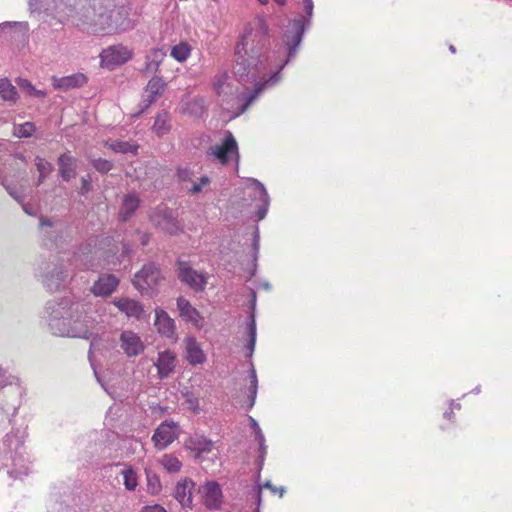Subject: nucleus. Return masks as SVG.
Listing matches in <instances>:
<instances>
[{"mask_svg": "<svg viewBox=\"0 0 512 512\" xmlns=\"http://www.w3.org/2000/svg\"><path fill=\"white\" fill-rule=\"evenodd\" d=\"M185 448L193 453V457L209 469L218 460V450L211 440L203 437H192L185 442Z\"/></svg>", "mask_w": 512, "mask_h": 512, "instance_id": "nucleus-3", "label": "nucleus"}, {"mask_svg": "<svg viewBox=\"0 0 512 512\" xmlns=\"http://www.w3.org/2000/svg\"><path fill=\"white\" fill-rule=\"evenodd\" d=\"M184 343L186 360L192 365L204 363L206 356L197 340L194 337H187Z\"/></svg>", "mask_w": 512, "mask_h": 512, "instance_id": "nucleus-14", "label": "nucleus"}, {"mask_svg": "<svg viewBox=\"0 0 512 512\" xmlns=\"http://www.w3.org/2000/svg\"><path fill=\"white\" fill-rule=\"evenodd\" d=\"M210 183V179L207 176H202L198 182H193L191 188L189 189L190 194H197L202 191L203 187L207 186Z\"/></svg>", "mask_w": 512, "mask_h": 512, "instance_id": "nucleus-37", "label": "nucleus"}, {"mask_svg": "<svg viewBox=\"0 0 512 512\" xmlns=\"http://www.w3.org/2000/svg\"><path fill=\"white\" fill-rule=\"evenodd\" d=\"M53 86L56 89L69 90L82 87L87 83V77L82 73H76L65 77H53Z\"/></svg>", "mask_w": 512, "mask_h": 512, "instance_id": "nucleus-16", "label": "nucleus"}, {"mask_svg": "<svg viewBox=\"0 0 512 512\" xmlns=\"http://www.w3.org/2000/svg\"><path fill=\"white\" fill-rule=\"evenodd\" d=\"M160 462L163 468L169 473L179 472L182 467L181 461L173 454H164Z\"/></svg>", "mask_w": 512, "mask_h": 512, "instance_id": "nucleus-31", "label": "nucleus"}, {"mask_svg": "<svg viewBox=\"0 0 512 512\" xmlns=\"http://www.w3.org/2000/svg\"><path fill=\"white\" fill-rule=\"evenodd\" d=\"M12 27V23L6 22L0 24V33L5 31L6 29H10Z\"/></svg>", "mask_w": 512, "mask_h": 512, "instance_id": "nucleus-51", "label": "nucleus"}, {"mask_svg": "<svg viewBox=\"0 0 512 512\" xmlns=\"http://www.w3.org/2000/svg\"><path fill=\"white\" fill-rule=\"evenodd\" d=\"M130 8L119 4L118 0H91L84 11L85 22L94 27L95 31L119 33L133 28L129 18Z\"/></svg>", "mask_w": 512, "mask_h": 512, "instance_id": "nucleus-2", "label": "nucleus"}, {"mask_svg": "<svg viewBox=\"0 0 512 512\" xmlns=\"http://www.w3.org/2000/svg\"><path fill=\"white\" fill-rule=\"evenodd\" d=\"M60 176L68 181L75 176L76 160L71 155L64 153L58 159Z\"/></svg>", "mask_w": 512, "mask_h": 512, "instance_id": "nucleus-23", "label": "nucleus"}, {"mask_svg": "<svg viewBox=\"0 0 512 512\" xmlns=\"http://www.w3.org/2000/svg\"><path fill=\"white\" fill-rule=\"evenodd\" d=\"M291 35H287L286 44L288 46V55L293 56L296 52V48L302 40L304 33V21L303 19H296L292 22Z\"/></svg>", "mask_w": 512, "mask_h": 512, "instance_id": "nucleus-19", "label": "nucleus"}, {"mask_svg": "<svg viewBox=\"0 0 512 512\" xmlns=\"http://www.w3.org/2000/svg\"><path fill=\"white\" fill-rule=\"evenodd\" d=\"M176 356L175 353L166 350L158 354L156 367L160 378L168 377L175 368Z\"/></svg>", "mask_w": 512, "mask_h": 512, "instance_id": "nucleus-17", "label": "nucleus"}, {"mask_svg": "<svg viewBox=\"0 0 512 512\" xmlns=\"http://www.w3.org/2000/svg\"><path fill=\"white\" fill-rule=\"evenodd\" d=\"M119 280L114 275H105L99 278L92 287V292L96 296H109L117 288Z\"/></svg>", "mask_w": 512, "mask_h": 512, "instance_id": "nucleus-18", "label": "nucleus"}, {"mask_svg": "<svg viewBox=\"0 0 512 512\" xmlns=\"http://www.w3.org/2000/svg\"><path fill=\"white\" fill-rule=\"evenodd\" d=\"M278 5H284L286 0H274Z\"/></svg>", "mask_w": 512, "mask_h": 512, "instance_id": "nucleus-53", "label": "nucleus"}, {"mask_svg": "<svg viewBox=\"0 0 512 512\" xmlns=\"http://www.w3.org/2000/svg\"><path fill=\"white\" fill-rule=\"evenodd\" d=\"M443 418L447 421L453 422L455 419V414L452 407H449L447 411L444 412Z\"/></svg>", "mask_w": 512, "mask_h": 512, "instance_id": "nucleus-45", "label": "nucleus"}, {"mask_svg": "<svg viewBox=\"0 0 512 512\" xmlns=\"http://www.w3.org/2000/svg\"><path fill=\"white\" fill-rule=\"evenodd\" d=\"M256 441L259 444L258 466L261 469L267 454V446L265 445V437H263V440Z\"/></svg>", "mask_w": 512, "mask_h": 512, "instance_id": "nucleus-39", "label": "nucleus"}, {"mask_svg": "<svg viewBox=\"0 0 512 512\" xmlns=\"http://www.w3.org/2000/svg\"><path fill=\"white\" fill-rule=\"evenodd\" d=\"M166 53L163 49L154 48L146 55L144 71L146 73L157 72L160 64L163 62Z\"/></svg>", "mask_w": 512, "mask_h": 512, "instance_id": "nucleus-24", "label": "nucleus"}, {"mask_svg": "<svg viewBox=\"0 0 512 512\" xmlns=\"http://www.w3.org/2000/svg\"><path fill=\"white\" fill-rule=\"evenodd\" d=\"M20 87L27 90V93L31 96H35L38 98H44L46 96V92L42 90H37L29 81L21 80L19 83Z\"/></svg>", "mask_w": 512, "mask_h": 512, "instance_id": "nucleus-35", "label": "nucleus"}, {"mask_svg": "<svg viewBox=\"0 0 512 512\" xmlns=\"http://www.w3.org/2000/svg\"><path fill=\"white\" fill-rule=\"evenodd\" d=\"M109 149H111L112 151L116 152V153H132V154H137V151H138V145L136 144H131L130 142H127V141H113L111 143L109 142H106L105 144Z\"/></svg>", "mask_w": 512, "mask_h": 512, "instance_id": "nucleus-27", "label": "nucleus"}, {"mask_svg": "<svg viewBox=\"0 0 512 512\" xmlns=\"http://www.w3.org/2000/svg\"><path fill=\"white\" fill-rule=\"evenodd\" d=\"M120 347L128 357L138 356L145 349V345L140 336L130 330L121 333Z\"/></svg>", "mask_w": 512, "mask_h": 512, "instance_id": "nucleus-11", "label": "nucleus"}, {"mask_svg": "<svg viewBox=\"0 0 512 512\" xmlns=\"http://www.w3.org/2000/svg\"><path fill=\"white\" fill-rule=\"evenodd\" d=\"M177 308L179 310L180 317H182L185 321L192 322L197 327L202 326L203 317L186 298L182 296L178 297Z\"/></svg>", "mask_w": 512, "mask_h": 512, "instance_id": "nucleus-13", "label": "nucleus"}, {"mask_svg": "<svg viewBox=\"0 0 512 512\" xmlns=\"http://www.w3.org/2000/svg\"><path fill=\"white\" fill-rule=\"evenodd\" d=\"M304 9H305V12L309 16L312 15V10H313V2H312V0H304Z\"/></svg>", "mask_w": 512, "mask_h": 512, "instance_id": "nucleus-47", "label": "nucleus"}, {"mask_svg": "<svg viewBox=\"0 0 512 512\" xmlns=\"http://www.w3.org/2000/svg\"><path fill=\"white\" fill-rule=\"evenodd\" d=\"M150 220L153 225L170 235H175L182 231L172 210L165 206L155 208L150 215Z\"/></svg>", "mask_w": 512, "mask_h": 512, "instance_id": "nucleus-5", "label": "nucleus"}, {"mask_svg": "<svg viewBox=\"0 0 512 512\" xmlns=\"http://www.w3.org/2000/svg\"><path fill=\"white\" fill-rule=\"evenodd\" d=\"M132 51L121 44L110 46L100 54L101 65L104 68L113 70L128 62L132 58Z\"/></svg>", "mask_w": 512, "mask_h": 512, "instance_id": "nucleus-6", "label": "nucleus"}, {"mask_svg": "<svg viewBox=\"0 0 512 512\" xmlns=\"http://www.w3.org/2000/svg\"><path fill=\"white\" fill-rule=\"evenodd\" d=\"M194 482H177L174 494L177 501L184 508H190L192 505V488Z\"/></svg>", "mask_w": 512, "mask_h": 512, "instance_id": "nucleus-21", "label": "nucleus"}, {"mask_svg": "<svg viewBox=\"0 0 512 512\" xmlns=\"http://www.w3.org/2000/svg\"><path fill=\"white\" fill-rule=\"evenodd\" d=\"M35 165L39 172L37 185H40L41 183H43L45 178L52 172L53 166L50 162L39 156L35 158Z\"/></svg>", "mask_w": 512, "mask_h": 512, "instance_id": "nucleus-32", "label": "nucleus"}, {"mask_svg": "<svg viewBox=\"0 0 512 512\" xmlns=\"http://www.w3.org/2000/svg\"><path fill=\"white\" fill-rule=\"evenodd\" d=\"M286 489L281 485H274L273 482H264L262 485H258L256 491V499L258 505H260L264 495L266 492H269L270 495H277L279 498H282Z\"/></svg>", "mask_w": 512, "mask_h": 512, "instance_id": "nucleus-26", "label": "nucleus"}, {"mask_svg": "<svg viewBox=\"0 0 512 512\" xmlns=\"http://www.w3.org/2000/svg\"><path fill=\"white\" fill-rule=\"evenodd\" d=\"M139 512H167L161 505H147L144 506Z\"/></svg>", "mask_w": 512, "mask_h": 512, "instance_id": "nucleus-44", "label": "nucleus"}, {"mask_svg": "<svg viewBox=\"0 0 512 512\" xmlns=\"http://www.w3.org/2000/svg\"><path fill=\"white\" fill-rule=\"evenodd\" d=\"M249 422H250L251 428L254 431L255 439L256 440H263L264 434H263L261 428L259 427L257 421L254 418L250 417L249 418Z\"/></svg>", "mask_w": 512, "mask_h": 512, "instance_id": "nucleus-41", "label": "nucleus"}, {"mask_svg": "<svg viewBox=\"0 0 512 512\" xmlns=\"http://www.w3.org/2000/svg\"><path fill=\"white\" fill-rule=\"evenodd\" d=\"M152 129L160 137L167 134L171 129L170 119H169L168 114L167 113L159 114L155 119Z\"/></svg>", "mask_w": 512, "mask_h": 512, "instance_id": "nucleus-28", "label": "nucleus"}, {"mask_svg": "<svg viewBox=\"0 0 512 512\" xmlns=\"http://www.w3.org/2000/svg\"><path fill=\"white\" fill-rule=\"evenodd\" d=\"M113 304L127 317H133L139 320L144 314V308L142 304L139 301L133 299L121 298L113 301Z\"/></svg>", "mask_w": 512, "mask_h": 512, "instance_id": "nucleus-15", "label": "nucleus"}, {"mask_svg": "<svg viewBox=\"0 0 512 512\" xmlns=\"http://www.w3.org/2000/svg\"><path fill=\"white\" fill-rule=\"evenodd\" d=\"M178 277L196 292L203 291L207 285V277L192 269L187 262H178Z\"/></svg>", "mask_w": 512, "mask_h": 512, "instance_id": "nucleus-8", "label": "nucleus"}, {"mask_svg": "<svg viewBox=\"0 0 512 512\" xmlns=\"http://www.w3.org/2000/svg\"><path fill=\"white\" fill-rule=\"evenodd\" d=\"M165 86L166 84L164 81L158 77L152 78L148 82L145 89L147 98L144 100V108H148L153 102H155L156 98L163 93Z\"/></svg>", "mask_w": 512, "mask_h": 512, "instance_id": "nucleus-22", "label": "nucleus"}, {"mask_svg": "<svg viewBox=\"0 0 512 512\" xmlns=\"http://www.w3.org/2000/svg\"><path fill=\"white\" fill-rule=\"evenodd\" d=\"M257 376H256V372L253 370L252 373H251V386H250V393H251V403H250V406H253L254 404V399L256 397V393H257Z\"/></svg>", "mask_w": 512, "mask_h": 512, "instance_id": "nucleus-40", "label": "nucleus"}, {"mask_svg": "<svg viewBox=\"0 0 512 512\" xmlns=\"http://www.w3.org/2000/svg\"><path fill=\"white\" fill-rule=\"evenodd\" d=\"M179 436L178 425L173 421H164L155 430L152 441L158 450H163Z\"/></svg>", "mask_w": 512, "mask_h": 512, "instance_id": "nucleus-7", "label": "nucleus"}, {"mask_svg": "<svg viewBox=\"0 0 512 512\" xmlns=\"http://www.w3.org/2000/svg\"><path fill=\"white\" fill-rule=\"evenodd\" d=\"M264 195V200H263V207H261L258 212H257V218L258 220H262L264 219V217L266 216L267 214V210H268V196L266 193L263 194Z\"/></svg>", "mask_w": 512, "mask_h": 512, "instance_id": "nucleus-43", "label": "nucleus"}, {"mask_svg": "<svg viewBox=\"0 0 512 512\" xmlns=\"http://www.w3.org/2000/svg\"><path fill=\"white\" fill-rule=\"evenodd\" d=\"M261 4H267L269 0H258Z\"/></svg>", "mask_w": 512, "mask_h": 512, "instance_id": "nucleus-54", "label": "nucleus"}, {"mask_svg": "<svg viewBox=\"0 0 512 512\" xmlns=\"http://www.w3.org/2000/svg\"><path fill=\"white\" fill-rule=\"evenodd\" d=\"M211 154L218 159L222 165H226L229 162V155L239 157L238 144L230 131H226L225 137L220 145L211 149Z\"/></svg>", "mask_w": 512, "mask_h": 512, "instance_id": "nucleus-10", "label": "nucleus"}, {"mask_svg": "<svg viewBox=\"0 0 512 512\" xmlns=\"http://www.w3.org/2000/svg\"><path fill=\"white\" fill-rule=\"evenodd\" d=\"M140 205V198L136 193H128L124 196L119 210V217L122 221H127Z\"/></svg>", "mask_w": 512, "mask_h": 512, "instance_id": "nucleus-20", "label": "nucleus"}, {"mask_svg": "<svg viewBox=\"0 0 512 512\" xmlns=\"http://www.w3.org/2000/svg\"><path fill=\"white\" fill-rule=\"evenodd\" d=\"M289 58L283 51L270 49L269 26L264 16L257 15L244 24L235 45L234 74L242 80H257L249 94L242 95L241 112L269 87L280 81V72Z\"/></svg>", "mask_w": 512, "mask_h": 512, "instance_id": "nucleus-1", "label": "nucleus"}, {"mask_svg": "<svg viewBox=\"0 0 512 512\" xmlns=\"http://www.w3.org/2000/svg\"><path fill=\"white\" fill-rule=\"evenodd\" d=\"M160 489V482H148V490L152 493L157 492Z\"/></svg>", "mask_w": 512, "mask_h": 512, "instance_id": "nucleus-48", "label": "nucleus"}, {"mask_svg": "<svg viewBox=\"0 0 512 512\" xmlns=\"http://www.w3.org/2000/svg\"><path fill=\"white\" fill-rule=\"evenodd\" d=\"M78 307H79L78 304H73V305H71L68 308L67 311L63 312L62 310H65V307L62 306V304H59L58 308L53 310V313L55 314L54 315V319H58L59 320V318H62L64 320H68L70 322V319L72 318V315H71V313H69V311H71L72 309L77 311Z\"/></svg>", "mask_w": 512, "mask_h": 512, "instance_id": "nucleus-34", "label": "nucleus"}, {"mask_svg": "<svg viewBox=\"0 0 512 512\" xmlns=\"http://www.w3.org/2000/svg\"><path fill=\"white\" fill-rule=\"evenodd\" d=\"M164 277L161 271L154 264H147L135 274L133 279V285L142 294L157 288Z\"/></svg>", "mask_w": 512, "mask_h": 512, "instance_id": "nucleus-4", "label": "nucleus"}, {"mask_svg": "<svg viewBox=\"0 0 512 512\" xmlns=\"http://www.w3.org/2000/svg\"><path fill=\"white\" fill-rule=\"evenodd\" d=\"M192 51L187 42H180L171 49V56L178 62H184L188 59Z\"/></svg>", "mask_w": 512, "mask_h": 512, "instance_id": "nucleus-30", "label": "nucleus"}, {"mask_svg": "<svg viewBox=\"0 0 512 512\" xmlns=\"http://www.w3.org/2000/svg\"><path fill=\"white\" fill-rule=\"evenodd\" d=\"M154 325L162 337L172 341L176 340L175 322L165 310L161 308L155 309Z\"/></svg>", "mask_w": 512, "mask_h": 512, "instance_id": "nucleus-12", "label": "nucleus"}, {"mask_svg": "<svg viewBox=\"0 0 512 512\" xmlns=\"http://www.w3.org/2000/svg\"><path fill=\"white\" fill-rule=\"evenodd\" d=\"M91 189V183L89 179H82L81 193L85 194Z\"/></svg>", "mask_w": 512, "mask_h": 512, "instance_id": "nucleus-46", "label": "nucleus"}, {"mask_svg": "<svg viewBox=\"0 0 512 512\" xmlns=\"http://www.w3.org/2000/svg\"><path fill=\"white\" fill-rule=\"evenodd\" d=\"M249 334H250L249 349L252 352L254 350L255 339H256V325H255L254 320H252L251 323L249 324Z\"/></svg>", "mask_w": 512, "mask_h": 512, "instance_id": "nucleus-42", "label": "nucleus"}, {"mask_svg": "<svg viewBox=\"0 0 512 512\" xmlns=\"http://www.w3.org/2000/svg\"><path fill=\"white\" fill-rule=\"evenodd\" d=\"M0 97L4 101L15 102L17 90L8 79H0Z\"/></svg>", "mask_w": 512, "mask_h": 512, "instance_id": "nucleus-29", "label": "nucleus"}, {"mask_svg": "<svg viewBox=\"0 0 512 512\" xmlns=\"http://www.w3.org/2000/svg\"><path fill=\"white\" fill-rule=\"evenodd\" d=\"M125 487L129 491H133L136 489L138 482H124Z\"/></svg>", "mask_w": 512, "mask_h": 512, "instance_id": "nucleus-50", "label": "nucleus"}, {"mask_svg": "<svg viewBox=\"0 0 512 512\" xmlns=\"http://www.w3.org/2000/svg\"><path fill=\"white\" fill-rule=\"evenodd\" d=\"M106 472L108 473V477H115L118 478L119 476H122L123 480H135L136 473L135 471L125 464H114L110 465L106 468Z\"/></svg>", "mask_w": 512, "mask_h": 512, "instance_id": "nucleus-25", "label": "nucleus"}, {"mask_svg": "<svg viewBox=\"0 0 512 512\" xmlns=\"http://www.w3.org/2000/svg\"><path fill=\"white\" fill-rule=\"evenodd\" d=\"M61 334H67V335H72V336H83V337H87V334H88V331L85 330L83 332H74V331H70V330H67V331H63L61 332Z\"/></svg>", "mask_w": 512, "mask_h": 512, "instance_id": "nucleus-49", "label": "nucleus"}, {"mask_svg": "<svg viewBox=\"0 0 512 512\" xmlns=\"http://www.w3.org/2000/svg\"><path fill=\"white\" fill-rule=\"evenodd\" d=\"M177 176L181 182H190L192 181L193 172L188 167H180L177 169Z\"/></svg>", "mask_w": 512, "mask_h": 512, "instance_id": "nucleus-38", "label": "nucleus"}, {"mask_svg": "<svg viewBox=\"0 0 512 512\" xmlns=\"http://www.w3.org/2000/svg\"><path fill=\"white\" fill-rule=\"evenodd\" d=\"M36 127L32 122L19 124L14 128V134L19 138H28L35 132Z\"/></svg>", "mask_w": 512, "mask_h": 512, "instance_id": "nucleus-33", "label": "nucleus"}, {"mask_svg": "<svg viewBox=\"0 0 512 512\" xmlns=\"http://www.w3.org/2000/svg\"><path fill=\"white\" fill-rule=\"evenodd\" d=\"M203 505L208 510H218L221 507L223 494L218 482H205L199 487Z\"/></svg>", "mask_w": 512, "mask_h": 512, "instance_id": "nucleus-9", "label": "nucleus"}, {"mask_svg": "<svg viewBox=\"0 0 512 512\" xmlns=\"http://www.w3.org/2000/svg\"><path fill=\"white\" fill-rule=\"evenodd\" d=\"M40 224H41V226H44V225L51 226L52 225V223L46 219H41Z\"/></svg>", "mask_w": 512, "mask_h": 512, "instance_id": "nucleus-52", "label": "nucleus"}, {"mask_svg": "<svg viewBox=\"0 0 512 512\" xmlns=\"http://www.w3.org/2000/svg\"><path fill=\"white\" fill-rule=\"evenodd\" d=\"M93 167L100 173H107L112 169L113 164L109 160L100 158L93 161Z\"/></svg>", "mask_w": 512, "mask_h": 512, "instance_id": "nucleus-36", "label": "nucleus"}]
</instances>
